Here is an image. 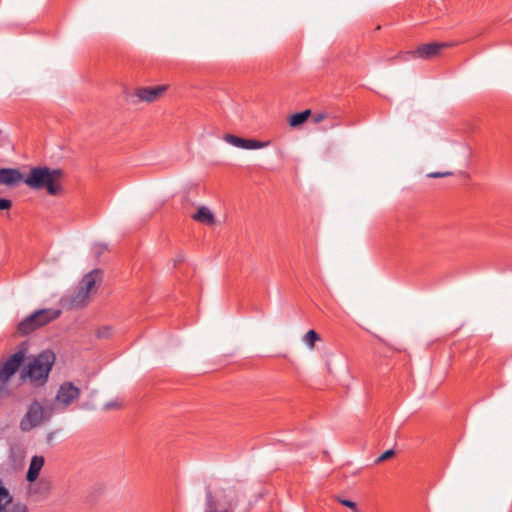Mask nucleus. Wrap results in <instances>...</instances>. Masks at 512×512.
<instances>
[{"instance_id":"obj_1","label":"nucleus","mask_w":512,"mask_h":512,"mask_svg":"<svg viewBox=\"0 0 512 512\" xmlns=\"http://www.w3.org/2000/svg\"><path fill=\"white\" fill-rule=\"evenodd\" d=\"M62 178L63 171L61 169L38 166L30 170L29 174L23 179V182L31 189H46L48 194L54 196L62 190Z\"/></svg>"},{"instance_id":"obj_2","label":"nucleus","mask_w":512,"mask_h":512,"mask_svg":"<svg viewBox=\"0 0 512 512\" xmlns=\"http://www.w3.org/2000/svg\"><path fill=\"white\" fill-rule=\"evenodd\" d=\"M54 362L55 354L52 351H42L28 363L23 377L27 376L34 386H43L48 380Z\"/></svg>"},{"instance_id":"obj_3","label":"nucleus","mask_w":512,"mask_h":512,"mask_svg":"<svg viewBox=\"0 0 512 512\" xmlns=\"http://www.w3.org/2000/svg\"><path fill=\"white\" fill-rule=\"evenodd\" d=\"M239 501L240 494L235 488L228 487L215 493L207 490L204 512H231Z\"/></svg>"},{"instance_id":"obj_4","label":"nucleus","mask_w":512,"mask_h":512,"mask_svg":"<svg viewBox=\"0 0 512 512\" xmlns=\"http://www.w3.org/2000/svg\"><path fill=\"white\" fill-rule=\"evenodd\" d=\"M52 408H44L39 401H33L20 420L19 428L22 432H29L50 420Z\"/></svg>"},{"instance_id":"obj_5","label":"nucleus","mask_w":512,"mask_h":512,"mask_svg":"<svg viewBox=\"0 0 512 512\" xmlns=\"http://www.w3.org/2000/svg\"><path fill=\"white\" fill-rule=\"evenodd\" d=\"M25 359V350L20 349L7 360L0 363V399L9 395L8 382L10 378L18 371Z\"/></svg>"},{"instance_id":"obj_6","label":"nucleus","mask_w":512,"mask_h":512,"mask_svg":"<svg viewBox=\"0 0 512 512\" xmlns=\"http://www.w3.org/2000/svg\"><path fill=\"white\" fill-rule=\"evenodd\" d=\"M80 397V389L72 382H65L60 385L55 397L52 410L64 412L67 407Z\"/></svg>"},{"instance_id":"obj_7","label":"nucleus","mask_w":512,"mask_h":512,"mask_svg":"<svg viewBox=\"0 0 512 512\" xmlns=\"http://www.w3.org/2000/svg\"><path fill=\"white\" fill-rule=\"evenodd\" d=\"M166 89V85H159L155 87H142L137 89L136 96L140 101L150 103L160 98L164 94Z\"/></svg>"},{"instance_id":"obj_8","label":"nucleus","mask_w":512,"mask_h":512,"mask_svg":"<svg viewBox=\"0 0 512 512\" xmlns=\"http://www.w3.org/2000/svg\"><path fill=\"white\" fill-rule=\"evenodd\" d=\"M22 173L15 168H1L0 169V185L8 187H15L23 181Z\"/></svg>"},{"instance_id":"obj_9","label":"nucleus","mask_w":512,"mask_h":512,"mask_svg":"<svg viewBox=\"0 0 512 512\" xmlns=\"http://www.w3.org/2000/svg\"><path fill=\"white\" fill-rule=\"evenodd\" d=\"M224 140L227 143H229L235 147L242 148V149H248V150L260 149L265 146V144L263 142L240 138V137L232 135V134H226L224 136Z\"/></svg>"},{"instance_id":"obj_10","label":"nucleus","mask_w":512,"mask_h":512,"mask_svg":"<svg viewBox=\"0 0 512 512\" xmlns=\"http://www.w3.org/2000/svg\"><path fill=\"white\" fill-rule=\"evenodd\" d=\"M45 312H33L26 318H24L17 326V330L22 335H28L29 333L35 331L40 328L37 324V316L39 314H44Z\"/></svg>"},{"instance_id":"obj_11","label":"nucleus","mask_w":512,"mask_h":512,"mask_svg":"<svg viewBox=\"0 0 512 512\" xmlns=\"http://www.w3.org/2000/svg\"><path fill=\"white\" fill-rule=\"evenodd\" d=\"M45 460L43 456L35 455L32 457L30 461V465L26 474V480L30 483H33L37 480L43 466Z\"/></svg>"},{"instance_id":"obj_12","label":"nucleus","mask_w":512,"mask_h":512,"mask_svg":"<svg viewBox=\"0 0 512 512\" xmlns=\"http://www.w3.org/2000/svg\"><path fill=\"white\" fill-rule=\"evenodd\" d=\"M89 298L90 293L79 286L75 294L70 297L69 303L73 308H81L87 305Z\"/></svg>"},{"instance_id":"obj_13","label":"nucleus","mask_w":512,"mask_h":512,"mask_svg":"<svg viewBox=\"0 0 512 512\" xmlns=\"http://www.w3.org/2000/svg\"><path fill=\"white\" fill-rule=\"evenodd\" d=\"M100 279V271L93 270L87 273L81 280L79 286L82 287L85 291L92 293L95 290L96 283Z\"/></svg>"},{"instance_id":"obj_14","label":"nucleus","mask_w":512,"mask_h":512,"mask_svg":"<svg viewBox=\"0 0 512 512\" xmlns=\"http://www.w3.org/2000/svg\"><path fill=\"white\" fill-rule=\"evenodd\" d=\"M36 312H45L44 314H39V316H37L36 320L39 327H42L50 323L51 321L57 319L61 314V311L59 309L53 308L39 309Z\"/></svg>"},{"instance_id":"obj_15","label":"nucleus","mask_w":512,"mask_h":512,"mask_svg":"<svg viewBox=\"0 0 512 512\" xmlns=\"http://www.w3.org/2000/svg\"><path fill=\"white\" fill-rule=\"evenodd\" d=\"M445 44H439V43H428L423 44L416 50V54L421 58H429L439 53L442 47H444Z\"/></svg>"},{"instance_id":"obj_16","label":"nucleus","mask_w":512,"mask_h":512,"mask_svg":"<svg viewBox=\"0 0 512 512\" xmlns=\"http://www.w3.org/2000/svg\"><path fill=\"white\" fill-rule=\"evenodd\" d=\"M12 494L0 478V512H4L8 506L15 504Z\"/></svg>"},{"instance_id":"obj_17","label":"nucleus","mask_w":512,"mask_h":512,"mask_svg":"<svg viewBox=\"0 0 512 512\" xmlns=\"http://www.w3.org/2000/svg\"><path fill=\"white\" fill-rule=\"evenodd\" d=\"M193 219L206 225H213L215 221L212 211L206 206L199 207Z\"/></svg>"},{"instance_id":"obj_18","label":"nucleus","mask_w":512,"mask_h":512,"mask_svg":"<svg viewBox=\"0 0 512 512\" xmlns=\"http://www.w3.org/2000/svg\"><path fill=\"white\" fill-rule=\"evenodd\" d=\"M310 116V111L305 110L300 113L293 114L289 119V124L292 127L299 126L307 121L308 117Z\"/></svg>"},{"instance_id":"obj_19","label":"nucleus","mask_w":512,"mask_h":512,"mask_svg":"<svg viewBox=\"0 0 512 512\" xmlns=\"http://www.w3.org/2000/svg\"><path fill=\"white\" fill-rule=\"evenodd\" d=\"M319 335L314 330H309L305 336H304V343L309 347L313 348L315 345V342L318 341Z\"/></svg>"},{"instance_id":"obj_20","label":"nucleus","mask_w":512,"mask_h":512,"mask_svg":"<svg viewBox=\"0 0 512 512\" xmlns=\"http://www.w3.org/2000/svg\"><path fill=\"white\" fill-rule=\"evenodd\" d=\"M4 512H30V510L25 503L16 501L15 504L8 506Z\"/></svg>"},{"instance_id":"obj_21","label":"nucleus","mask_w":512,"mask_h":512,"mask_svg":"<svg viewBox=\"0 0 512 512\" xmlns=\"http://www.w3.org/2000/svg\"><path fill=\"white\" fill-rule=\"evenodd\" d=\"M336 500L341 505L351 509V512H359V508H358V505L356 502L342 498V497H337Z\"/></svg>"},{"instance_id":"obj_22","label":"nucleus","mask_w":512,"mask_h":512,"mask_svg":"<svg viewBox=\"0 0 512 512\" xmlns=\"http://www.w3.org/2000/svg\"><path fill=\"white\" fill-rule=\"evenodd\" d=\"M107 250V245L102 243H96L92 247V253L95 257H100L102 253Z\"/></svg>"},{"instance_id":"obj_23","label":"nucleus","mask_w":512,"mask_h":512,"mask_svg":"<svg viewBox=\"0 0 512 512\" xmlns=\"http://www.w3.org/2000/svg\"><path fill=\"white\" fill-rule=\"evenodd\" d=\"M112 335V328L109 326L102 327L98 329L97 336L98 338H109Z\"/></svg>"},{"instance_id":"obj_24","label":"nucleus","mask_w":512,"mask_h":512,"mask_svg":"<svg viewBox=\"0 0 512 512\" xmlns=\"http://www.w3.org/2000/svg\"><path fill=\"white\" fill-rule=\"evenodd\" d=\"M393 455H394V450H392V449L387 450L377 458L376 463L383 462V461L389 459L390 457H392Z\"/></svg>"},{"instance_id":"obj_25","label":"nucleus","mask_w":512,"mask_h":512,"mask_svg":"<svg viewBox=\"0 0 512 512\" xmlns=\"http://www.w3.org/2000/svg\"><path fill=\"white\" fill-rule=\"evenodd\" d=\"M12 206V202L6 198H0V211L9 210Z\"/></svg>"},{"instance_id":"obj_26","label":"nucleus","mask_w":512,"mask_h":512,"mask_svg":"<svg viewBox=\"0 0 512 512\" xmlns=\"http://www.w3.org/2000/svg\"><path fill=\"white\" fill-rule=\"evenodd\" d=\"M452 175V172H435V173H430L428 174L429 177H432V178H438V177H446V176H450Z\"/></svg>"},{"instance_id":"obj_27","label":"nucleus","mask_w":512,"mask_h":512,"mask_svg":"<svg viewBox=\"0 0 512 512\" xmlns=\"http://www.w3.org/2000/svg\"><path fill=\"white\" fill-rule=\"evenodd\" d=\"M114 407H116V404L113 402H109V403L105 404V409H111Z\"/></svg>"},{"instance_id":"obj_28","label":"nucleus","mask_w":512,"mask_h":512,"mask_svg":"<svg viewBox=\"0 0 512 512\" xmlns=\"http://www.w3.org/2000/svg\"><path fill=\"white\" fill-rule=\"evenodd\" d=\"M323 119V117L321 115H319L316 119V121H321Z\"/></svg>"}]
</instances>
